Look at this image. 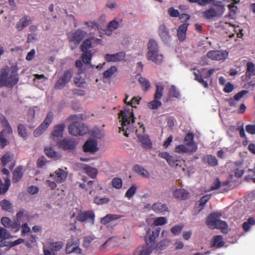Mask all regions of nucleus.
<instances>
[{
    "label": "nucleus",
    "instance_id": "nucleus-23",
    "mask_svg": "<svg viewBox=\"0 0 255 255\" xmlns=\"http://www.w3.org/2000/svg\"><path fill=\"white\" fill-rule=\"evenodd\" d=\"M151 209L156 213H161L168 211V207L165 204L157 202L152 204Z\"/></svg>",
    "mask_w": 255,
    "mask_h": 255
},
{
    "label": "nucleus",
    "instance_id": "nucleus-27",
    "mask_svg": "<svg viewBox=\"0 0 255 255\" xmlns=\"http://www.w3.org/2000/svg\"><path fill=\"white\" fill-rule=\"evenodd\" d=\"M132 170L143 177L148 178L149 176V172L142 166L138 164H135L133 166Z\"/></svg>",
    "mask_w": 255,
    "mask_h": 255
},
{
    "label": "nucleus",
    "instance_id": "nucleus-4",
    "mask_svg": "<svg viewBox=\"0 0 255 255\" xmlns=\"http://www.w3.org/2000/svg\"><path fill=\"white\" fill-rule=\"evenodd\" d=\"M1 122L6 127L5 129L0 132V147L3 148L9 144L8 135H12V129L9 122L4 117Z\"/></svg>",
    "mask_w": 255,
    "mask_h": 255
},
{
    "label": "nucleus",
    "instance_id": "nucleus-41",
    "mask_svg": "<svg viewBox=\"0 0 255 255\" xmlns=\"http://www.w3.org/2000/svg\"><path fill=\"white\" fill-rule=\"evenodd\" d=\"M117 68L116 66H112L103 73V78L106 79L110 78L114 73L117 72Z\"/></svg>",
    "mask_w": 255,
    "mask_h": 255
},
{
    "label": "nucleus",
    "instance_id": "nucleus-33",
    "mask_svg": "<svg viewBox=\"0 0 255 255\" xmlns=\"http://www.w3.org/2000/svg\"><path fill=\"white\" fill-rule=\"evenodd\" d=\"M83 170L92 178H95L98 173V170L96 168L90 166L84 167Z\"/></svg>",
    "mask_w": 255,
    "mask_h": 255
},
{
    "label": "nucleus",
    "instance_id": "nucleus-46",
    "mask_svg": "<svg viewBox=\"0 0 255 255\" xmlns=\"http://www.w3.org/2000/svg\"><path fill=\"white\" fill-rule=\"evenodd\" d=\"M193 74L195 77V80L198 82L200 84H202L205 88H208V84L207 81L203 80L201 75L199 74L196 73L195 72H193Z\"/></svg>",
    "mask_w": 255,
    "mask_h": 255
},
{
    "label": "nucleus",
    "instance_id": "nucleus-54",
    "mask_svg": "<svg viewBox=\"0 0 255 255\" xmlns=\"http://www.w3.org/2000/svg\"><path fill=\"white\" fill-rule=\"evenodd\" d=\"M67 84V83L66 82L60 77L55 83L54 88L56 90H61L63 89Z\"/></svg>",
    "mask_w": 255,
    "mask_h": 255
},
{
    "label": "nucleus",
    "instance_id": "nucleus-44",
    "mask_svg": "<svg viewBox=\"0 0 255 255\" xmlns=\"http://www.w3.org/2000/svg\"><path fill=\"white\" fill-rule=\"evenodd\" d=\"M72 70L71 69H68L64 72L60 78L68 83L70 81L72 77Z\"/></svg>",
    "mask_w": 255,
    "mask_h": 255
},
{
    "label": "nucleus",
    "instance_id": "nucleus-1",
    "mask_svg": "<svg viewBox=\"0 0 255 255\" xmlns=\"http://www.w3.org/2000/svg\"><path fill=\"white\" fill-rule=\"evenodd\" d=\"M119 118H121V127L119 128V131L124 132V134L128 137L130 132L134 130L132 127V124L134 122L135 118L132 112V109L128 108L121 111L119 114Z\"/></svg>",
    "mask_w": 255,
    "mask_h": 255
},
{
    "label": "nucleus",
    "instance_id": "nucleus-22",
    "mask_svg": "<svg viewBox=\"0 0 255 255\" xmlns=\"http://www.w3.org/2000/svg\"><path fill=\"white\" fill-rule=\"evenodd\" d=\"M160 233V229H156L152 232L151 235H149L150 231L146 233V235L145 236V241L147 245L153 244L154 243L155 240L159 236Z\"/></svg>",
    "mask_w": 255,
    "mask_h": 255
},
{
    "label": "nucleus",
    "instance_id": "nucleus-12",
    "mask_svg": "<svg viewBox=\"0 0 255 255\" xmlns=\"http://www.w3.org/2000/svg\"><path fill=\"white\" fill-rule=\"evenodd\" d=\"M158 33L162 41L166 44L169 43L171 40V36L170 35L168 29L164 24L160 25L158 29Z\"/></svg>",
    "mask_w": 255,
    "mask_h": 255
},
{
    "label": "nucleus",
    "instance_id": "nucleus-10",
    "mask_svg": "<svg viewBox=\"0 0 255 255\" xmlns=\"http://www.w3.org/2000/svg\"><path fill=\"white\" fill-rule=\"evenodd\" d=\"M228 55L226 50H211L207 53V56L212 60L220 61L225 60Z\"/></svg>",
    "mask_w": 255,
    "mask_h": 255
},
{
    "label": "nucleus",
    "instance_id": "nucleus-18",
    "mask_svg": "<svg viewBox=\"0 0 255 255\" xmlns=\"http://www.w3.org/2000/svg\"><path fill=\"white\" fill-rule=\"evenodd\" d=\"M189 194V192L184 189H176L173 192V196L179 200L188 199Z\"/></svg>",
    "mask_w": 255,
    "mask_h": 255
},
{
    "label": "nucleus",
    "instance_id": "nucleus-38",
    "mask_svg": "<svg viewBox=\"0 0 255 255\" xmlns=\"http://www.w3.org/2000/svg\"><path fill=\"white\" fill-rule=\"evenodd\" d=\"M82 54V61L85 64H90L91 60L92 57V54L91 51H84Z\"/></svg>",
    "mask_w": 255,
    "mask_h": 255
},
{
    "label": "nucleus",
    "instance_id": "nucleus-51",
    "mask_svg": "<svg viewBox=\"0 0 255 255\" xmlns=\"http://www.w3.org/2000/svg\"><path fill=\"white\" fill-rule=\"evenodd\" d=\"M211 196V194H207L201 197L199 201V206L201 209L204 208L205 204L210 199Z\"/></svg>",
    "mask_w": 255,
    "mask_h": 255
},
{
    "label": "nucleus",
    "instance_id": "nucleus-45",
    "mask_svg": "<svg viewBox=\"0 0 255 255\" xmlns=\"http://www.w3.org/2000/svg\"><path fill=\"white\" fill-rule=\"evenodd\" d=\"M162 105L161 102L158 99H155L151 102L148 103V107L152 110H156L160 107Z\"/></svg>",
    "mask_w": 255,
    "mask_h": 255
},
{
    "label": "nucleus",
    "instance_id": "nucleus-32",
    "mask_svg": "<svg viewBox=\"0 0 255 255\" xmlns=\"http://www.w3.org/2000/svg\"><path fill=\"white\" fill-rule=\"evenodd\" d=\"M155 87L156 91L154 95V98L160 100L163 96L164 87L161 83L156 84Z\"/></svg>",
    "mask_w": 255,
    "mask_h": 255
},
{
    "label": "nucleus",
    "instance_id": "nucleus-28",
    "mask_svg": "<svg viewBox=\"0 0 255 255\" xmlns=\"http://www.w3.org/2000/svg\"><path fill=\"white\" fill-rule=\"evenodd\" d=\"M93 36L85 39L80 46V49L81 51H91L90 49L92 47V40H93Z\"/></svg>",
    "mask_w": 255,
    "mask_h": 255
},
{
    "label": "nucleus",
    "instance_id": "nucleus-35",
    "mask_svg": "<svg viewBox=\"0 0 255 255\" xmlns=\"http://www.w3.org/2000/svg\"><path fill=\"white\" fill-rule=\"evenodd\" d=\"M138 82L141 85L142 89L144 92L148 91L150 87V84L149 81L143 77H140L138 78Z\"/></svg>",
    "mask_w": 255,
    "mask_h": 255
},
{
    "label": "nucleus",
    "instance_id": "nucleus-63",
    "mask_svg": "<svg viewBox=\"0 0 255 255\" xmlns=\"http://www.w3.org/2000/svg\"><path fill=\"white\" fill-rule=\"evenodd\" d=\"M168 13L171 17H177L179 16V11L174 7H170L168 10Z\"/></svg>",
    "mask_w": 255,
    "mask_h": 255
},
{
    "label": "nucleus",
    "instance_id": "nucleus-16",
    "mask_svg": "<svg viewBox=\"0 0 255 255\" xmlns=\"http://www.w3.org/2000/svg\"><path fill=\"white\" fill-rule=\"evenodd\" d=\"M194 134L192 133L188 132L184 139L186 145L191 148V152H195L197 149V145L194 141Z\"/></svg>",
    "mask_w": 255,
    "mask_h": 255
},
{
    "label": "nucleus",
    "instance_id": "nucleus-49",
    "mask_svg": "<svg viewBox=\"0 0 255 255\" xmlns=\"http://www.w3.org/2000/svg\"><path fill=\"white\" fill-rule=\"evenodd\" d=\"M169 95L170 97L179 98L180 97V93L177 90L175 86L172 85L169 91Z\"/></svg>",
    "mask_w": 255,
    "mask_h": 255
},
{
    "label": "nucleus",
    "instance_id": "nucleus-56",
    "mask_svg": "<svg viewBox=\"0 0 255 255\" xmlns=\"http://www.w3.org/2000/svg\"><path fill=\"white\" fill-rule=\"evenodd\" d=\"M167 222L166 218L164 217H160L156 218L153 224L155 226H161L165 225Z\"/></svg>",
    "mask_w": 255,
    "mask_h": 255
},
{
    "label": "nucleus",
    "instance_id": "nucleus-42",
    "mask_svg": "<svg viewBox=\"0 0 255 255\" xmlns=\"http://www.w3.org/2000/svg\"><path fill=\"white\" fill-rule=\"evenodd\" d=\"M13 154L10 152H6L1 158V164L4 166L10 162L13 158Z\"/></svg>",
    "mask_w": 255,
    "mask_h": 255
},
{
    "label": "nucleus",
    "instance_id": "nucleus-8",
    "mask_svg": "<svg viewBox=\"0 0 255 255\" xmlns=\"http://www.w3.org/2000/svg\"><path fill=\"white\" fill-rule=\"evenodd\" d=\"M79 240L77 238H71L68 240L65 249L66 254H81L82 250L79 248Z\"/></svg>",
    "mask_w": 255,
    "mask_h": 255
},
{
    "label": "nucleus",
    "instance_id": "nucleus-29",
    "mask_svg": "<svg viewBox=\"0 0 255 255\" xmlns=\"http://www.w3.org/2000/svg\"><path fill=\"white\" fill-rule=\"evenodd\" d=\"M255 225V219L254 217H249L247 221L244 222L242 225V228L246 232H249L252 226Z\"/></svg>",
    "mask_w": 255,
    "mask_h": 255
},
{
    "label": "nucleus",
    "instance_id": "nucleus-24",
    "mask_svg": "<svg viewBox=\"0 0 255 255\" xmlns=\"http://www.w3.org/2000/svg\"><path fill=\"white\" fill-rule=\"evenodd\" d=\"M202 160L204 163H207L208 165L213 167L218 165V161L216 157L211 154L205 156L202 158Z\"/></svg>",
    "mask_w": 255,
    "mask_h": 255
},
{
    "label": "nucleus",
    "instance_id": "nucleus-17",
    "mask_svg": "<svg viewBox=\"0 0 255 255\" xmlns=\"http://www.w3.org/2000/svg\"><path fill=\"white\" fill-rule=\"evenodd\" d=\"M65 128V125L64 124H60L55 126L54 129L51 133V137L55 140L56 138L62 137Z\"/></svg>",
    "mask_w": 255,
    "mask_h": 255
},
{
    "label": "nucleus",
    "instance_id": "nucleus-14",
    "mask_svg": "<svg viewBox=\"0 0 255 255\" xmlns=\"http://www.w3.org/2000/svg\"><path fill=\"white\" fill-rule=\"evenodd\" d=\"M125 57V53L124 52H120L113 54H106L104 58L108 62H117L123 60Z\"/></svg>",
    "mask_w": 255,
    "mask_h": 255
},
{
    "label": "nucleus",
    "instance_id": "nucleus-52",
    "mask_svg": "<svg viewBox=\"0 0 255 255\" xmlns=\"http://www.w3.org/2000/svg\"><path fill=\"white\" fill-rule=\"evenodd\" d=\"M17 130L18 134L23 138L27 137V133L26 131V128L24 125L19 124L17 126Z\"/></svg>",
    "mask_w": 255,
    "mask_h": 255
},
{
    "label": "nucleus",
    "instance_id": "nucleus-20",
    "mask_svg": "<svg viewBox=\"0 0 255 255\" xmlns=\"http://www.w3.org/2000/svg\"><path fill=\"white\" fill-rule=\"evenodd\" d=\"M30 22V17L28 15H24L17 22L16 28L18 31H20L28 26Z\"/></svg>",
    "mask_w": 255,
    "mask_h": 255
},
{
    "label": "nucleus",
    "instance_id": "nucleus-19",
    "mask_svg": "<svg viewBox=\"0 0 255 255\" xmlns=\"http://www.w3.org/2000/svg\"><path fill=\"white\" fill-rule=\"evenodd\" d=\"M188 25L189 23H183L179 26L177 29V37L179 40L181 42L183 41L186 38V31L187 30Z\"/></svg>",
    "mask_w": 255,
    "mask_h": 255
},
{
    "label": "nucleus",
    "instance_id": "nucleus-53",
    "mask_svg": "<svg viewBox=\"0 0 255 255\" xmlns=\"http://www.w3.org/2000/svg\"><path fill=\"white\" fill-rule=\"evenodd\" d=\"M5 180V184L2 187H0V195L3 194L5 193L8 190L9 187L10 186V179L8 178H4Z\"/></svg>",
    "mask_w": 255,
    "mask_h": 255
},
{
    "label": "nucleus",
    "instance_id": "nucleus-30",
    "mask_svg": "<svg viewBox=\"0 0 255 255\" xmlns=\"http://www.w3.org/2000/svg\"><path fill=\"white\" fill-rule=\"evenodd\" d=\"M151 253V250L147 246H142L138 247L135 252L134 255H150Z\"/></svg>",
    "mask_w": 255,
    "mask_h": 255
},
{
    "label": "nucleus",
    "instance_id": "nucleus-57",
    "mask_svg": "<svg viewBox=\"0 0 255 255\" xmlns=\"http://www.w3.org/2000/svg\"><path fill=\"white\" fill-rule=\"evenodd\" d=\"M63 246V244L61 242H57L51 244V249L54 251L58 252L61 250Z\"/></svg>",
    "mask_w": 255,
    "mask_h": 255
},
{
    "label": "nucleus",
    "instance_id": "nucleus-13",
    "mask_svg": "<svg viewBox=\"0 0 255 255\" xmlns=\"http://www.w3.org/2000/svg\"><path fill=\"white\" fill-rule=\"evenodd\" d=\"M50 177L57 183L64 182L67 177V173L61 168L56 170L54 173L50 174Z\"/></svg>",
    "mask_w": 255,
    "mask_h": 255
},
{
    "label": "nucleus",
    "instance_id": "nucleus-26",
    "mask_svg": "<svg viewBox=\"0 0 255 255\" xmlns=\"http://www.w3.org/2000/svg\"><path fill=\"white\" fill-rule=\"evenodd\" d=\"M122 217V216L117 214H109L101 218V224L106 225L112 221L120 219Z\"/></svg>",
    "mask_w": 255,
    "mask_h": 255
},
{
    "label": "nucleus",
    "instance_id": "nucleus-9",
    "mask_svg": "<svg viewBox=\"0 0 255 255\" xmlns=\"http://www.w3.org/2000/svg\"><path fill=\"white\" fill-rule=\"evenodd\" d=\"M94 212L92 210L80 212L77 216V220L82 223L87 222L92 225L94 224L95 219Z\"/></svg>",
    "mask_w": 255,
    "mask_h": 255
},
{
    "label": "nucleus",
    "instance_id": "nucleus-3",
    "mask_svg": "<svg viewBox=\"0 0 255 255\" xmlns=\"http://www.w3.org/2000/svg\"><path fill=\"white\" fill-rule=\"evenodd\" d=\"M148 52L146 57L148 60L152 61L156 64H160L163 59V55L159 54L158 46L156 41L151 39L147 44Z\"/></svg>",
    "mask_w": 255,
    "mask_h": 255
},
{
    "label": "nucleus",
    "instance_id": "nucleus-64",
    "mask_svg": "<svg viewBox=\"0 0 255 255\" xmlns=\"http://www.w3.org/2000/svg\"><path fill=\"white\" fill-rule=\"evenodd\" d=\"M46 129L44 128V127H41L40 125L38 128H37L33 132L34 136L38 137Z\"/></svg>",
    "mask_w": 255,
    "mask_h": 255
},
{
    "label": "nucleus",
    "instance_id": "nucleus-25",
    "mask_svg": "<svg viewBox=\"0 0 255 255\" xmlns=\"http://www.w3.org/2000/svg\"><path fill=\"white\" fill-rule=\"evenodd\" d=\"M23 174V168L22 166H17L13 172L12 181L13 183H16L22 178Z\"/></svg>",
    "mask_w": 255,
    "mask_h": 255
},
{
    "label": "nucleus",
    "instance_id": "nucleus-15",
    "mask_svg": "<svg viewBox=\"0 0 255 255\" xmlns=\"http://www.w3.org/2000/svg\"><path fill=\"white\" fill-rule=\"evenodd\" d=\"M97 145V142L95 140H88L83 146V151L85 152L93 153L98 150V148Z\"/></svg>",
    "mask_w": 255,
    "mask_h": 255
},
{
    "label": "nucleus",
    "instance_id": "nucleus-2",
    "mask_svg": "<svg viewBox=\"0 0 255 255\" xmlns=\"http://www.w3.org/2000/svg\"><path fill=\"white\" fill-rule=\"evenodd\" d=\"M19 80L17 70L11 68L8 73L7 69H2L0 73V87L6 86L12 88L18 83Z\"/></svg>",
    "mask_w": 255,
    "mask_h": 255
},
{
    "label": "nucleus",
    "instance_id": "nucleus-43",
    "mask_svg": "<svg viewBox=\"0 0 255 255\" xmlns=\"http://www.w3.org/2000/svg\"><path fill=\"white\" fill-rule=\"evenodd\" d=\"M175 151L176 152L180 153L192 152L191 148L187 146L186 144H180L177 146L175 148Z\"/></svg>",
    "mask_w": 255,
    "mask_h": 255
},
{
    "label": "nucleus",
    "instance_id": "nucleus-34",
    "mask_svg": "<svg viewBox=\"0 0 255 255\" xmlns=\"http://www.w3.org/2000/svg\"><path fill=\"white\" fill-rule=\"evenodd\" d=\"M203 14L207 19H211L217 16V13L215 9L213 8H210L203 12Z\"/></svg>",
    "mask_w": 255,
    "mask_h": 255
},
{
    "label": "nucleus",
    "instance_id": "nucleus-36",
    "mask_svg": "<svg viewBox=\"0 0 255 255\" xmlns=\"http://www.w3.org/2000/svg\"><path fill=\"white\" fill-rule=\"evenodd\" d=\"M53 118V114L52 112H49L47 114L46 118L44 121L42 123L41 127H44V128L47 129L51 123Z\"/></svg>",
    "mask_w": 255,
    "mask_h": 255
},
{
    "label": "nucleus",
    "instance_id": "nucleus-6",
    "mask_svg": "<svg viewBox=\"0 0 255 255\" xmlns=\"http://www.w3.org/2000/svg\"><path fill=\"white\" fill-rule=\"evenodd\" d=\"M139 125V128L138 129H136L135 132L136 136L138 138L139 141L140 142L141 146L145 149H150L152 147V142L149 138L148 135L144 134L141 135L138 133V131H140L141 133H144L145 128L143 124L138 123Z\"/></svg>",
    "mask_w": 255,
    "mask_h": 255
},
{
    "label": "nucleus",
    "instance_id": "nucleus-61",
    "mask_svg": "<svg viewBox=\"0 0 255 255\" xmlns=\"http://www.w3.org/2000/svg\"><path fill=\"white\" fill-rule=\"evenodd\" d=\"M140 100V98H138L137 97H134L130 101L128 102V106H130L131 108H135V105H138L139 104Z\"/></svg>",
    "mask_w": 255,
    "mask_h": 255
},
{
    "label": "nucleus",
    "instance_id": "nucleus-40",
    "mask_svg": "<svg viewBox=\"0 0 255 255\" xmlns=\"http://www.w3.org/2000/svg\"><path fill=\"white\" fill-rule=\"evenodd\" d=\"M171 243V241L168 239H164L161 241L156 246V249L157 250H163L168 247Z\"/></svg>",
    "mask_w": 255,
    "mask_h": 255
},
{
    "label": "nucleus",
    "instance_id": "nucleus-21",
    "mask_svg": "<svg viewBox=\"0 0 255 255\" xmlns=\"http://www.w3.org/2000/svg\"><path fill=\"white\" fill-rule=\"evenodd\" d=\"M220 215L216 213H212L208 217L206 220V224L211 229L216 227L217 223L219 220Z\"/></svg>",
    "mask_w": 255,
    "mask_h": 255
},
{
    "label": "nucleus",
    "instance_id": "nucleus-59",
    "mask_svg": "<svg viewBox=\"0 0 255 255\" xmlns=\"http://www.w3.org/2000/svg\"><path fill=\"white\" fill-rule=\"evenodd\" d=\"M94 239L95 238L93 236H89L84 238L83 239V246L85 248L89 247Z\"/></svg>",
    "mask_w": 255,
    "mask_h": 255
},
{
    "label": "nucleus",
    "instance_id": "nucleus-60",
    "mask_svg": "<svg viewBox=\"0 0 255 255\" xmlns=\"http://www.w3.org/2000/svg\"><path fill=\"white\" fill-rule=\"evenodd\" d=\"M10 237V234L7 232L6 229L0 227V239H8Z\"/></svg>",
    "mask_w": 255,
    "mask_h": 255
},
{
    "label": "nucleus",
    "instance_id": "nucleus-55",
    "mask_svg": "<svg viewBox=\"0 0 255 255\" xmlns=\"http://www.w3.org/2000/svg\"><path fill=\"white\" fill-rule=\"evenodd\" d=\"M183 227L184 226L182 225H175L171 228V232L174 235H179L181 233Z\"/></svg>",
    "mask_w": 255,
    "mask_h": 255
},
{
    "label": "nucleus",
    "instance_id": "nucleus-37",
    "mask_svg": "<svg viewBox=\"0 0 255 255\" xmlns=\"http://www.w3.org/2000/svg\"><path fill=\"white\" fill-rule=\"evenodd\" d=\"M0 205L3 210L8 212H11L12 210V204L6 199H3L0 201Z\"/></svg>",
    "mask_w": 255,
    "mask_h": 255
},
{
    "label": "nucleus",
    "instance_id": "nucleus-31",
    "mask_svg": "<svg viewBox=\"0 0 255 255\" xmlns=\"http://www.w3.org/2000/svg\"><path fill=\"white\" fill-rule=\"evenodd\" d=\"M247 69L246 73L247 77L251 78L253 76H255V66L252 62H248L247 64Z\"/></svg>",
    "mask_w": 255,
    "mask_h": 255
},
{
    "label": "nucleus",
    "instance_id": "nucleus-39",
    "mask_svg": "<svg viewBox=\"0 0 255 255\" xmlns=\"http://www.w3.org/2000/svg\"><path fill=\"white\" fill-rule=\"evenodd\" d=\"M225 242L223 241V237L221 236H216L214 238V243L211 247H216L220 248L224 246Z\"/></svg>",
    "mask_w": 255,
    "mask_h": 255
},
{
    "label": "nucleus",
    "instance_id": "nucleus-50",
    "mask_svg": "<svg viewBox=\"0 0 255 255\" xmlns=\"http://www.w3.org/2000/svg\"><path fill=\"white\" fill-rule=\"evenodd\" d=\"M45 153L50 158L56 157L57 155V152L51 147H46L45 148Z\"/></svg>",
    "mask_w": 255,
    "mask_h": 255
},
{
    "label": "nucleus",
    "instance_id": "nucleus-11",
    "mask_svg": "<svg viewBox=\"0 0 255 255\" xmlns=\"http://www.w3.org/2000/svg\"><path fill=\"white\" fill-rule=\"evenodd\" d=\"M87 32L81 29H78L74 32H72L69 36V40L73 42L76 45L80 44L81 41L85 37Z\"/></svg>",
    "mask_w": 255,
    "mask_h": 255
},
{
    "label": "nucleus",
    "instance_id": "nucleus-58",
    "mask_svg": "<svg viewBox=\"0 0 255 255\" xmlns=\"http://www.w3.org/2000/svg\"><path fill=\"white\" fill-rule=\"evenodd\" d=\"M110 201L108 198H99L96 197L94 199V203L98 205L104 204L108 203Z\"/></svg>",
    "mask_w": 255,
    "mask_h": 255
},
{
    "label": "nucleus",
    "instance_id": "nucleus-62",
    "mask_svg": "<svg viewBox=\"0 0 255 255\" xmlns=\"http://www.w3.org/2000/svg\"><path fill=\"white\" fill-rule=\"evenodd\" d=\"M216 227H215L214 229H219L221 230L226 229L228 227V225L226 222L221 221L220 219L218 220L216 224Z\"/></svg>",
    "mask_w": 255,
    "mask_h": 255
},
{
    "label": "nucleus",
    "instance_id": "nucleus-47",
    "mask_svg": "<svg viewBox=\"0 0 255 255\" xmlns=\"http://www.w3.org/2000/svg\"><path fill=\"white\" fill-rule=\"evenodd\" d=\"M137 189V186L133 184L126 192L125 196L128 199H130L135 193Z\"/></svg>",
    "mask_w": 255,
    "mask_h": 255
},
{
    "label": "nucleus",
    "instance_id": "nucleus-48",
    "mask_svg": "<svg viewBox=\"0 0 255 255\" xmlns=\"http://www.w3.org/2000/svg\"><path fill=\"white\" fill-rule=\"evenodd\" d=\"M112 183L114 188L119 189L122 187L123 181L121 178L115 177L112 179Z\"/></svg>",
    "mask_w": 255,
    "mask_h": 255
},
{
    "label": "nucleus",
    "instance_id": "nucleus-5",
    "mask_svg": "<svg viewBox=\"0 0 255 255\" xmlns=\"http://www.w3.org/2000/svg\"><path fill=\"white\" fill-rule=\"evenodd\" d=\"M69 133L74 136L83 135L88 132V128L83 123L74 121L68 127Z\"/></svg>",
    "mask_w": 255,
    "mask_h": 255
},
{
    "label": "nucleus",
    "instance_id": "nucleus-7",
    "mask_svg": "<svg viewBox=\"0 0 255 255\" xmlns=\"http://www.w3.org/2000/svg\"><path fill=\"white\" fill-rule=\"evenodd\" d=\"M77 144L78 142L76 140L71 138H64L57 143L59 148L69 152L74 151Z\"/></svg>",
    "mask_w": 255,
    "mask_h": 255
}]
</instances>
